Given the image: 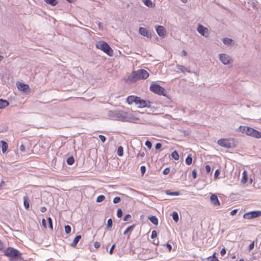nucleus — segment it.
Wrapping results in <instances>:
<instances>
[{
    "label": "nucleus",
    "instance_id": "obj_60",
    "mask_svg": "<svg viewBox=\"0 0 261 261\" xmlns=\"http://www.w3.org/2000/svg\"><path fill=\"white\" fill-rule=\"evenodd\" d=\"M243 179L245 180V182L247 180V174H246L245 171H244L243 172Z\"/></svg>",
    "mask_w": 261,
    "mask_h": 261
},
{
    "label": "nucleus",
    "instance_id": "obj_22",
    "mask_svg": "<svg viewBox=\"0 0 261 261\" xmlns=\"http://www.w3.org/2000/svg\"><path fill=\"white\" fill-rule=\"evenodd\" d=\"M44 1L46 4H49L52 6H55L58 4V1L57 0H44Z\"/></svg>",
    "mask_w": 261,
    "mask_h": 261
},
{
    "label": "nucleus",
    "instance_id": "obj_24",
    "mask_svg": "<svg viewBox=\"0 0 261 261\" xmlns=\"http://www.w3.org/2000/svg\"><path fill=\"white\" fill-rule=\"evenodd\" d=\"M166 194L169 195L178 196L180 194V192H171L170 190H166L165 191Z\"/></svg>",
    "mask_w": 261,
    "mask_h": 261
},
{
    "label": "nucleus",
    "instance_id": "obj_38",
    "mask_svg": "<svg viewBox=\"0 0 261 261\" xmlns=\"http://www.w3.org/2000/svg\"><path fill=\"white\" fill-rule=\"evenodd\" d=\"M145 145L148 147L149 148V149H150L152 147V144L151 143L150 141L147 140L145 142Z\"/></svg>",
    "mask_w": 261,
    "mask_h": 261
},
{
    "label": "nucleus",
    "instance_id": "obj_56",
    "mask_svg": "<svg viewBox=\"0 0 261 261\" xmlns=\"http://www.w3.org/2000/svg\"><path fill=\"white\" fill-rule=\"evenodd\" d=\"M167 248L169 250V251H170L172 249V246L169 244V243H167L166 244Z\"/></svg>",
    "mask_w": 261,
    "mask_h": 261
},
{
    "label": "nucleus",
    "instance_id": "obj_37",
    "mask_svg": "<svg viewBox=\"0 0 261 261\" xmlns=\"http://www.w3.org/2000/svg\"><path fill=\"white\" fill-rule=\"evenodd\" d=\"M123 212L121 209H118L117 213V215L118 218H121L122 216Z\"/></svg>",
    "mask_w": 261,
    "mask_h": 261
},
{
    "label": "nucleus",
    "instance_id": "obj_31",
    "mask_svg": "<svg viewBox=\"0 0 261 261\" xmlns=\"http://www.w3.org/2000/svg\"><path fill=\"white\" fill-rule=\"evenodd\" d=\"M172 157L175 160H178L179 159V155L178 152L176 151H174L172 153Z\"/></svg>",
    "mask_w": 261,
    "mask_h": 261
},
{
    "label": "nucleus",
    "instance_id": "obj_16",
    "mask_svg": "<svg viewBox=\"0 0 261 261\" xmlns=\"http://www.w3.org/2000/svg\"><path fill=\"white\" fill-rule=\"evenodd\" d=\"M139 71L140 73V75H141L142 79H146L148 77L149 73L146 70L144 69H140L139 70Z\"/></svg>",
    "mask_w": 261,
    "mask_h": 261
},
{
    "label": "nucleus",
    "instance_id": "obj_63",
    "mask_svg": "<svg viewBox=\"0 0 261 261\" xmlns=\"http://www.w3.org/2000/svg\"><path fill=\"white\" fill-rule=\"evenodd\" d=\"M251 5L253 8H255L256 6L255 4L254 3H252Z\"/></svg>",
    "mask_w": 261,
    "mask_h": 261
},
{
    "label": "nucleus",
    "instance_id": "obj_49",
    "mask_svg": "<svg viewBox=\"0 0 261 261\" xmlns=\"http://www.w3.org/2000/svg\"><path fill=\"white\" fill-rule=\"evenodd\" d=\"M170 172V169L168 168H166L164 170L163 173L165 175L168 174Z\"/></svg>",
    "mask_w": 261,
    "mask_h": 261
},
{
    "label": "nucleus",
    "instance_id": "obj_15",
    "mask_svg": "<svg viewBox=\"0 0 261 261\" xmlns=\"http://www.w3.org/2000/svg\"><path fill=\"white\" fill-rule=\"evenodd\" d=\"M210 199L213 204L215 205H219L220 204L217 196L215 194H212L211 196Z\"/></svg>",
    "mask_w": 261,
    "mask_h": 261
},
{
    "label": "nucleus",
    "instance_id": "obj_40",
    "mask_svg": "<svg viewBox=\"0 0 261 261\" xmlns=\"http://www.w3.org/2000/svg\"><path fill=\"white\" fill-rule=\"evenodd\" d=\"M98 137L102 142H105L106 141V138L104 136L99 135Z\"/></svg>",
    "mask_w": 261,
    "mask_h": 261
},
{
    "label": "nucleus",
    "instance_id": "obj_35",
    "mask_svg": "<svg viewBox=\"0 0 261 261\" xmlns=\"http://www.w3.org/2000/svg\"><path fill=\"white\" fill-rule=\"evenodd\" d=\"M65 231L66 233H69L71 231V227L69 225H66L65 226Z\"/></svg>",
    "mask_w": 261,
    "mask_h": 261
},
{
    "label": "nucleus",
    "instance_id": "obj_21",
    "mask_svg": "<svg viewBox=\"0 0 261 261\" xmlns=\"http://www.w3.org/2000/svg\"><path fill=\"white\" fill-rule=\"evenodd\" d=\"M143 4L146 6L150 8H152L154 5L151 0H142Z\"/></svg>",
    "mask_w": 261,
    "mask_h": 261
},
{
    "label": "nucleus",
    "instance_id": "obj_58",
    "mask_svg": "<svg viewBox=\"0 0 261 261\" xmlns=\"http://www.w3.org/2000/svg\"><path fill=\"white\" fill-rule=\"evenodd\" d=\"M46 211V208L45 206H42L40 207V211L42 213H44Z\"/></svg>",
    "mask_w": 261,
    "mask_h": 261
},
{
    "label": "nucleus",
    "instance_id": "obj_9",
    "mask_svg": "<svg viewBox=\"0 0 261 261\" xmlns=\"http://www.w3.org/2000/svg\"><path fill=\"white\" fill-rule=\"evenodd\" d=\"M142 79L139 70L136 71H133L132 73L128 76V80L131 83H134L138 80Z\"/></svg>",
    "mask_w": 261,
    "mask_h": 261
},
{
    "label": "nucleus",
    "instance_id": "obj_13",
    "mask_svg": "<svg viewBox=\"0 0 261 261\" xmlns=\"http://www.w3.org/2000/svg\"><path fill=\"white\" fill-rule=\"evenodd\" d=\"M139 33L148 38L151 37V34L149 32V31L146 29V28L140 27L139 28Z\"/></svg>",
    "mask_w": 261,
    "mask_h": 261
},
{
    "label": "nucleus",
    "instance_id": "obj_19",
    "mask_svg": "<svg viewBox=\"0 0 261 261\" xmlns=\"http://www.w3.org/2000/svg\"><path fill=\"white\" fill-rule=\"evenodd\" d=\"M81 238V235H78V236H76L75 237V238L74 239L72 243L71 244V246L75 247L77 245V243L79 242V241H80Z\"/></svg>",
    "mask_w": 261,
    "mask_h": 261
},
{
    "label": "nucleus",
    "instance_id": "obj_6",
    "mask_svg": "<svg viewBox=\"0 0 261 261\" xmlns=\"http://www.w3.org/2000/svg\"><path fill=\"white\" fill-rule=\"evenodd\" d=\"M150 90L154 93L158 95L166 96V92L165 89L156 84H152L150 87Z\"/></svg>",
    "mask_w": 261,
    "mask_h": 261
},
{
    "label": "nucleus",
    "instance_id": "obj_11",
    "mask_svg": "<svg viewBox=\"0 0 261 261\" xmlns=\"http://www.w3.org/2000/svg\"><path fill=\"white\" fill-rule=\"evenodd\" d=\"M218 145L226 148H230L232 147L231 143L228 139H221L217 142Z\"/></svg>",
    "mask_w": 261,
    "mask_h": 261
},
{
    "label": "nucleus",
    "instance_id": "obj_47",
    "mask_svg": "<svg viewBox=\"0 0 261 261\" xmlns=\"http://www.w3.org/2000/svg\"><path fill=\"white\" fill-rule=\"evenodd\" d=\"M208 258L210 259L209 261H219L217 257H211V256H209Z\"/></svg>",
    "mask_w": 261,
    "mask_h": 261
},
{
    "label": "nucleus",
    "instance_id": "obj_1",
    "mask_svg": "<svg viewBox=\"0 0 261 261\" xmlns=\"http://www.w3.org/2000/svg\"><path fill=\"white\" fill-rule=\"evenodd\" d=\"M108 116L111 119L123 122H135L138 120L132 114L122 110L109 111Z\"/></svg>",
    "mask_w": 261,
    "mask_h": 261
},
{
    "label": "nucleus",
    "instance_id": "obj_62",
    "mask_svg": "<svg viewBox=\"0 0 261 261\" xmlns=\"http://www.w3.org/2000/svg\"><path fill=\"white\" fill-rule=\"evenodd\" d=\"M69 3H73L75 0H66Z\"/></svg>",
    "mask_w": 261,
    "mask_h": 261
},
{
    "label": "nucleus",
    "instance_id": "obj_27",
    "mask_svg": "<svg viewBox=\"0 0 261 261\" xmlns=\"http://www.w3.org/2000/svg\"><path fill=\"white\" fill-rule=\"evenodd\" d=\"M232 40L231 39L228 38H224L223 39V42L225 44L229 45L232 42Z\"/></svg>",
    "mask_w": 261,
    "mask_h": 261
},
{
    "label": "nucleus",
    "instance_id": "obj_51",
    "mask_svg": "<svg viewBox=\"0 0 261 261\" xmlns=\"http://www.w3.org/2000/svg\"><path fill=\"white\" fill-rule=\"evenodd\" d=\"M220 174V171L218 169L216 170L215 171V174H214V176L215 178L217 177V176L219 175V174Z\"/></svg>",
    "mask_w": 261,
    "mask_h": 261
},
{
    "label": "nucleus",
    "instance_id": "obj_2",
    "mask_svg": "<svg viewBox=\"0 0 261 261\" xmlns=\"http://www.w3.org/2000/svg\"><path fill=\"white\" fill-rule=\"evenodd\" d=\"M127 102L129 105L134 103L138 108H143L145 107L149 108L150 102L149 101H146L142 99L140 97L131 95L127 97Z\"/></svg>",
    "mask_w": 261,
    "mask_h": 261
},
{
    "label": "nucleus",
    "instance_id": "obj_61",
    "mask_svg": "<svg viewBox=\"0 0 261 261\" xmlns=\"http://www.w3.org/2000/svg\"><path fill=\"white\" fill-rule=\"evenodd\" d=\"M182 53H183L184 56H186L187 55V52L185 50H182Z\"/></svg>",
    "mask_w": 261,
    "mask_h": 261
},
{
    "label": "nucleus",
    "instance_id": "obj_48",
    "mask_svg": "<svg viewBox=\"0 0 261 261\" xmlns=\"http://www.w3.org/2000/svg\"><path fill=\"white\" fill-rule=\"evenodd\" d=\"M205 170L207 173H208L211 171V167L208 165H206L205 166Z\"/></svg>",
    "mask_w": 261,
    "mask_h": 261
},
{
    "label": "nucleus",
    "instance_id": "obj_17",
    "mask_svg": "<svg viewBox=\"0 0 261 261\" xmlns=\"http://www.w3.org/2000/svg\"><path fill=\"white\" fill-rule=\"evenodd\" d=\"M9 102L6 100L0 99V109L6 108L9 105Z\"/></svg>",
    "mask_w": 261,
    "mask_h": 261
},
{
    "label": "nucleus",
    "instance_id": "obj_39",
    "mask_svg": "<svg viewBox=\"0 0 261 261\" xmlns=\"http://www.w3.org/2000/svg\"><path fill=\"white\" fill-rule=\"evenodd\" d=\"M47 220L49 223V227L51 229H53V224H52V220L49 217L47 218Z\"/></svg>",
    "mask_w": 261,
    "mask_h": 261
},
{
    "label": "nucleus",
    "instance_id": "obj_14",
    "mask_svg": "<svg viewBox=\"0 0 261 261\" xmlns=\"http://www.w3.org/2000/svg\"><path fill=\"white\" fill-rule=\"evenodd\" d=\"M158 34L161 37H164L165 35L166 31L163 26L159 25L155 27Z\"/></svg>",
    "mask_w": 261,
    "mask_h": 261
},
{
    "label": "nucleus",
    "instance_id": "obj_28",
    "mask_svg": "<svg viewBox=\"0 0 261 261\" xmlns=\"http://www.w3.org/2000/svg\"><path fill=\"white\" fill-rule=\"evenodd\" d=\"M177 69L181 71L182 72H185V71L190 72V71L183 66L177 65Z\"/></svg>",
    "mask_w": 261,
    "mask_h": 261
},
{
    "label": "nucleus",
    "instance_id": "obj_50",
    "mask_svg": "<svg viewBox=\"0 0 261 261\" xmlns=\"http://www.w3.org/2000/svg\"><path fill=\"white\" fill-rule=\"evenodd\" d=\"M226 253V250L224 248H222L220 251L221 255L223 256Z\"/></svg>",
    "mask_w": 261,
    "mask_h": 261
},
{
    "label": "nucleus",
    "instance_id": "obj_8",
    "mask_svg": "<svg viewBox=\"0 0 261 261\" xmlns=\"http://www.w3.org/2000/svg\"><path fill=\"white\" fill-rule=\"evenodd\" d=\"M197 31L200 35L205 37H208L210 33L208 29L207 28L204 27L200 24L198 25Z\"/></svg>",
    "mask_w": 261,
    "mask_h": 261
},
{
    "label": "nucleus",
    "instance_id": "obj_7",
    "mask_svg": "<svg viewBox=\"0 0 261 261\" xmlns=\"http://www.w3.org/2000/svg\"><path fill=\"white\" fill-rule=\"evenodd\" d=\"M261 216L260 211H255L246 213L243 215V218L246 219H251Z\"/></svg>",
    "mask_w": 261,
    "mask_h": 261
},
{
    "label": "nucleus",
    "instance_id": "obj_26",
    "mask_svg": "<svg viewBox=\"0 0 261 261\" xmlns=\"http://www.w3.org/2000/svg\"><path fill=\"white\" fill-rule=\"evenodd\" d=\"M172 216L174 221L177 222L179 220L178 213L176 212H173Z\"/></svg>",
    "mask_w": 261,
    "mask_h": 261
},
{
    "label": "nucleus",
    "instance_id": "obj_3",
    "mask_svg": "<svg viewBox=\"0 0 261 261\" xmlns=\"http://www.w3.org/2000/svg\"><path fill=\"white\" fill-rule=\"evenodd\" d=\"M240 129L241 132L245 133L247 135L256 138H261V133L253 128L245 126H240Z\"/></svg>",
    "mask_w": 261,
    "mask_h": 261
},
{
    "label": "nucleus",
    "instance_id": "obj_57",
    "mask_svg": "<svg viewBox=\"0 0 261 261\" xmlns=\"http://www.w3.org/2000/svg\"><path fill=\"white\" fill-rule=\"evenodd\" d=\"M20 150L22 152H24L25 151V147H24V146L23 144L20 145Z\"/></svg>",
    "mask_w": 261,
    "mask_h": 261
},
{
    "label": "nucleus",
    "instance_id": "obj_55",
    "mask_svg": "<svg viewBox=\"0 0 261 261\" xmlns=\"http://www.w3.org/2000/svg\"><path fill=\"white\" fill-rule=\"evenodd\" d=\"M94 246L95 248H98L100 247V243L98 242H95Z\"/></svg>",
    "mask_w": 261,
    "mask_h": 261
},
{
    "label": "nucleus",
    "instance_id": "obj_44",
    "mask_svg": "<svg viewBox=\"0 0 261 261\" xmlns=\"http://www.w3.org/2000/svg\"><path fill=\"white\" fill-rule=\"evenodd\" d=\"M146 171V167L145 166H142L141 167V171L142 174H144Z\"/></svg>",
    "mask_w": 261,
    "mask_h": 261
},
{
    "label": "nucleus",
    "instance_id": "obj_64",
    "mask_svg": "<svg viewBox=\"0 0 261 261\" xmlns=\"http://www.w3.org/2000/svg\"><path fill=\"white\" fill-rule=\"evenodd\" d=\"M153 243H154V244H158L159 243V241H154V242H153Z\"/></svg>",
    "mask_w": 261,
    "mask_h": 261
},
{
    "label": "nucleus",
    "instance_id": "obj_5",
    "mask_svg": "<svg viewBox=\"0 0 261 261\" xmlns=\"http://www.w3.org/2000/svg\"><path fill=\"white\" fill-rule=\"evenodd\" d=\"M4 254L6 256H9L13 258H20L21 253L12 247H9L4 251Z\"/></svg>",
    "mask_w": 261,
    "mask_h": 261
},
{
    "label": "nucleus",
    "instance_id": "obj_54",
    "mask_svg": "<svg viewBox=\"0 0 261 261\" xmlns=\"http://www.w3.org/2000/svg\"><path fill=\"white\" fill-rule=\"evenodd\" d=\"M237 211H238V210H237V209H234V210H232V211L230 212V214H231V215H232V216L234 215L237 213Z\"/></svg>",
    "mask_w": 261,
    "mask_h": 261
},
{
    "label": "nucleus",
    "instance_id": "obj_20",
    "mask_svg": "<svg viewBox=\"0 0 261 261\" xmlns=\"http://www.w3.org/2000/svg\"><path fill=\"white\" fill-rule=\"evenodd\" d=\"M23 204L25 208L28 209L30 206L29 200L28 196L23 197Z\"/></svg>",
    "mask_w": 261,
    "mask_h": 261
},
{
    "label": "nucleus",
    "instance_id": "obj_52",
    "mask_svg": "<svg viewBox=\"0 0 261 261\" xmlns=\"http://www.w3.org/2000/svg\"><path fill=\"white\" fill-rule=\"evenodd\" d=\"M115 244H113V245L112 246V247H111V248H110V251H109V253H110V254H112L113 251V250H114V248H115Z\"/></svg>",
    "mask_w": 261,
    "mask_h": 261
},
{
    "label": "nucleus",
    "instance_id": "obj_46",
    "mask_svg": "<svg viewBox=\"0 0 261 261\" xmlns=\"http://www.w3.org/2000/svg\"><path fill=\"white\" fill-rule=\"evenodd\" d=\"M254 247V242H253L251 243L248 246V249L249 250H252Z\"/></svg>",
    "mask_w": 261,
    "mask_h": 261
},
{
    "label": "nucleus",
    "instance_id": "obj_10",
    "mask_svg": "<svg viewBox=\"0 0 261 261\" xmlns=\"http://www.w3.org/2000/svg\"><path fill=\"white\" fill-rule=\"evenodd\" d=\"M16 85L20 91H21L26 94L29 93L30 89L28 85L18 82L16 83Z\"/></svg>",
    "mask_w": 261,
    "mask_h": 261
},
{
    "label": "nucleus",
    "instance_id": "obj_36",
    "mask_svg": "<svg viewBox=\"0 0 261 261\" xmlns=\"http://www.w3.org/2000/svg\"><path fill=\"white\" fill-rule=\"evenodd\" d=\"M121 201V198L119 197H116L113 199V203H118L120 202Z\"/></svg>",
    "mask_w": 261,
    "mask_h": 261
},
{
    "label": "nucleus",
    "instance_id": "obj_32",
    "mask_svg": "<svg viewBox=\"0 0 261 261\" xmlns=\"http://www.w3.org/2000/svg\"><path fill=\"white\" fill-rule=\"evenodd\" d=\"M192 158L190 155H189L186 159V163L187 165H190L192 164Z\"/></svg>",
    "mask_w": 261,
    "mask_h": 261
},
{
    "label": "nucleus",
    "instance_id": "obj_33",
    "mask_svg": "<svg viewBox=\"0 0 261 261\" xmlns=\"http://www.w3.org/2000/svg\"><path fill=\"white\" fill-rule=\"evenodd\" d=\"M135 227V225H132L128 227L124 231V234H126L129 231H132L134 229Z\"/></svg>",
    "mask_w": 261,
    "mask_h": 261
},
{
    "label": "nucleus",
    "instance_id": "obj_42",
    "mask_svg": "<svg viewBox=\"0 0 261 261\" xmlns=\"http://www.w3.org/2000/svg\"><path fill=\"white\" fill-rule=\"evenodd\" d=\"M131 218V216H130V215H129V214H127V215H126L125 216V217H124V218H123V220L124 221H127V220H128L129 218Z\"/></svg>",
    "mask_w": 261,
    "mask_h": 261
},
{
    "label": "nucleus",
    "instance_id": "obj_53",
    "mask_svg": "<svg viewBox=\"0 0 261 261\" xmlns=\"http://www.w3.org/2000/svg\"><path fill=\"white\" fill-rule=\"evenodd\" d=\"M42 225L43 226V227L46 228V221L44 219H43L42 220Z\"/></svg>",
    "mask_w": 261,
    "mask_h": 261
},
{
    "label": "nucleus",
    "instance_id": "obj_23",
    "mask_svg": "<svg viewBox=\"0 0 261 261\" xmlns=\"http://www.w3.org/2000/svg\"><path fill=\"white\" fill-rule=\"evenodd\" d=\"M149 220L154 225H158V220L155 216H151L148 217Z\"/></svg>",
    "mask_w": 261,
    "mask_h": 261
},
{
    "label": "nucleus",
    "instance_id": "obj_59",
    "mask_svg": "<svg viewBox=\"0 0 261 261\" xmlns=\"http://www.w3.org/2000/svg\"><path fill=\"white\" fill-rule=\"evenodd\" d=\"M140 156L141 157H144L145 156V153L144 152H140L138 154L137 156Z\"/></svg>",
    "mask_w": 261,
    "mask_h": 261
},
{
    "label": "nucleus",
    "instance_id": "obj_29",
    "mask_svg": "<svg viewBox=\"0 0 261 261\" xmlns=\"http://www.w3.org/2000/svg\"><path fill=\"white\" fill-rule=\"evenodd\" d=\"M67 163L69 165H72L74 162V159L73 156H70L67 159Z\"/></svg>",
    "mask_w": 261,
    "mask_h": 261
},
{
    "label": "nucleus",
    "instance_id": "obj_43",
    "mask_svg": "<svg viewBox=\"0 0 261 261\" xmlns=\"http://www.w3.org/2000/svg\"><path fill=\"white\" fill-rule=\"evenodd\" d=\"M192 176L193 178H196L197 177V172L196 170L194 169L192 171Z\"/></svg>",
    "mask_w": 261,
    "mask_h": 261
},
{
    "label": "nucleus",
    "instance_id": "obj_34",
    "mask_svg": "<svg viewBox=\"0 0 261 261\" xmlns=\"http://www.w3.org/2000/svg\"><path fill=\"white\" fill-rule=\"evenodd\" d=\"M105 199V197L103 195H100L97 197L96 199V202H100L103 201Z\"/></svg>",
    "mask_w": 261,
    "mask_h": 261
},
{
    "label": "nucleus",
    "instance_id": "obj_12",
    "mask_svg": "<svg viewBox=\"0 0 261 261\" xmlns=\"http://www.w3.org/2000/svg\"><path fill=\"white\" fill-rule=\"evenodd\" d=\"M219 60L224 65H227L230 63L231 60L230 57L225 54H221L219 55Z\"/></svg>",
    "mask_w": 261,
    "mask_h": 261
},
{
    "label": "nucleus",
    "instance_id": "obj_25",
    "mask_svg": "<svg viewBox=\"0 0 261 261\" xmlns=\"http://www.w3.org/2000/svg\"><path fill=\"white\" fill-rule=\"evenodd\" d=\"M112 226H113V221H112V220L110 218V219H108V220L107 221V228L108 230H111Z\"/></svg>",
    "mask_w": 261,
    "mask_h": 261
},
{
    "label": "nucleus",
    "instance_id": "obj_41",
    "mask_svg": "<svg viewBox=\"0 0 261 261\" xmlns=\"http://www.w3.org/2000/svg\"><path fill=\"white\" fill-rule=\"evenodd\" d=\"M157 236V232L155 230H153L152 231V233H151V238L152 239H154L155 238H156Z\"/></svg>",
    "mask_w": 261,
    "mask_h": 261
},
{
    "label": "nucleus",
    "instance_id": "obj_18",
    "mask_svg": "<svg viewBox=\"0 0 261 261\" xmlns=\"http://www.w3.org/2000/svg\"><path fill=\"white\" fill-rule=\"evenodd\" d=\"M0 143L2 144V149L3 153H5L7 150L8 146L7 143L4 141H1Z\"/></svg>",
    "mask_w": 261,
    "mask_h": 261
},
{
    "label": "nucleus",
    "instance_id": "obj_4",
    "mask_svg": "<svg viewBox=\"0 0 261 261\" xmlns=\"http://www.w3.org/2000/svg\"><path fill=\"white\" fill-rule=\"evenodd\" d=\"M96 46L97 48L101 50L109 56H112L113 50L110 45L103 41H99L96 43Z\"/></svg>",
    "mask_w": 261,
    "mask_h": 261
},
{
    "label": "nucleus",
    "instance_id": "obj_45",
    "mask_svg": "<svg viewBox=\"0 0 261 261\" xmlns=\"http://www.w3.org/2000/svg\"><path fill=\"white\" fill-rule=\"evenodd\" d=\"M161 147H162V144L160 143H158L155 145V148L156 150H158V149H160L161 148Z\"/></svg>",
    "mask_w": 261,
    "mask_h": 261
},
{
    "label": "nucleus",
    "instance_id": "obj_30",
    "mask_svg": "<svg viewBox=\"0 0 261 261\" xmlns=\"http://www.w3.org/2000/svg\"><path fill=\"white\" fill-rule=\"evenodd\" d=\"M117 154L120 156H122L123 155V148L122 146H119L118 148Z\"/></svg>",
    "mask_w": 261,
    "mask_h": 261
}]
</instances>
